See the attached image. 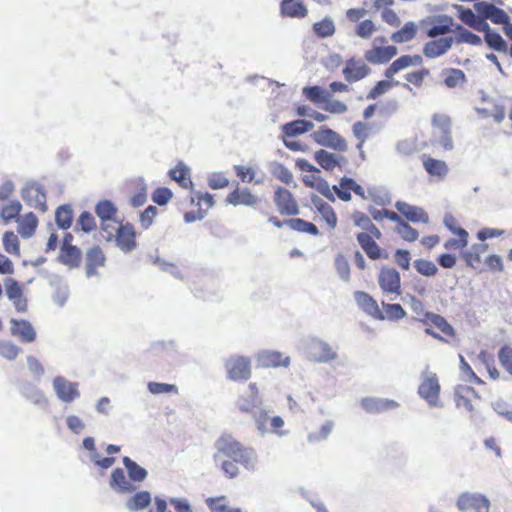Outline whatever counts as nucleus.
<instances>
[{
	"label": "nucleus",
	"mask_w": 512,
	"mask_h": 512,
	"mask_svg": "<svg viewBox=\"0 0 512 512\" xmlns=\"http://www.w3.org/2000/svg\"><path fill=\"white\" fill-rule=\"evenodd\" d=\"M151 501L152 497L150 492L140 491L135 493L130 499H128L125 505L129 511L135 512L147 508L150 505Z\"/></svg>",
	"instance_id": "obj_35"
},
{
	"label": "nucleus",
	"mask_w": 512,
	"mask_h": 512,
	"mask_svg": "<svg viewBox=\"0 0 512 512\" xmlns=\"http://www.w3.org/2000/svg\"><path fill=\"white\" fill-rule=\"evenodd\" d=\"M81 251L76 247L61 248L59 259L61 263L70 266L79 264Z\"/></svg>",
	"instance_id": "obj_48"
},
{
	"label": "nucleus",
	"mask_w": 512,
	"mask_h": 512,
	"mask_svg": "<svg viewBox=\"0 0 512 512\" xmlns=\"http://www.w3.org/2000/svg\"><path fill=\"white\" fill-rule=\"evenodd\" d=\"M208 186L213 189H223L229 185V180L221 172H213L208 175Z\"/></svg>",
	"instance_id": "obj_64"
},
{
	"label": "nucleus",
	"mask_w": 512,
	"mask_h": 512,
	"mask_svg": "<svg viewBox=\"0 0 512 512\" xmlns=\"http://www.w3.org/2000/svg\"><path fill=\"white\" fill-rule=\"evenodd\" d=\"M117 212L116 206L109 200H102L97 203L95 213L102 220L103 224H109Z\"/></svg>",
	"instance_id": "obj_43"
},
{
	"label": "nucleus",
	"mask_w": 512,
	"mask_h": 512,
	"mask_svg": "<svg viewBox=\"0 0 512 512\" xmlns=\"http://www.w3.org/2000/svg\"><path fill=\"white\" fill-rule=\"evenodd\" d=\"M456 10L458 12V18L465 25L470 28L480 32L481 30L487 29V22L484 21L483 16L481 14H475L470 8H465L463 6H456Z\"/></svg>",
	"instance_id": "obj_24"
},
{
	"label": "nucleus",
	"mask_w": 512,
	"mask_h": 512,
	"mask_svg": "<svg viewBox=\"0 0 512 512\" xmlns=\"http://www.w3.org/2000/svg\"><path fill=\"white\" fill-rule=\"evenodd\" d=\"M252 418L255 423V427L258 431V434L261 437H264L267 433H269V429L267 426L269 420V410L262 408V405L252 413Z\"/></svg>",
	"instance_id": "obj_44"
},
{
	"label": "nucleus",
	"mask_w": 512,
	"mask_h": 512,
	"mask_svg": "<svg viewBox=\"0 0 512 512\" xmlns=\"http://www.w3.org/2000/svg\"><path fill=\"white\" fill-rule=\"evenodd\" d=\"M455 31L457 32V42L459 43H468L470 45L475 46L480 45L482 43V40L478 35L465 29L461 25H457Z\"/></svg>",
	"instance_id": "obj_52"
},
{
	"label": "nucleus",
	"mask_w": 512,
	"mask_h": 512,
	"mask_svg": "<svg viewBox=\"0 0 512 512\" xmlns=\"http://www.w3.org/2000/svg\"><path fill=\"white\" fill-rule=\"evenodd\" d=\"M123 465L125 466L128 477L133 482H142L146 479L148 472L145 468L141 467L135 461L125 456L123 458Z\"/></svg>",
	"instance_id": "obj_37"
},
{
	"label": "nucleus",
	"mask_w": 512,
	"mask_h": 512,
	"mask_svg": "<svg viewBox=\"0 0 512 512\" xmlns=\"http://www.w3.org/2000/svg\"><path fill=\"white\" fill-rule=\"evenodd\" d=\"M474 7L476 12L481 14L486 22L489 19L494 24L504 26L505 24H508V21L510 20L508 14L504 10L496 7L494 4L477 2Z\"/></svg>",
	"instance_id": "obj_11"
},
{
	"label": "nucleus",
	"mask_w": 512,
	"mask_h": 512,
	"mask_svg": "<svg viewBox=\"0 0 512 512\" xmlns=\"http://www.w3.org/2000/svg\"><path fill=\"white\" fill-rule=\"evenodd\" d=\"M147 388L152 394H169L178 393V387L174 384L160 383V382H148Z\"/></svg>",
	"instance_id": "obj_57"
},
{
	"label": "nucleus",
	"mask_w": 512,
	"mask_h": 512,
	"mask_svg": "<svg viewBox=\"0 0 512 512\" xmlns=\"http://www.w3.org/2000/svg\"><path fill=\"white\" fill-rule=\"evenodd\" d=\"M313 139L320 145L339 151H345L346 141L335 130H315L312 134Z\"/></svg>",
	"instance_id": "obj_14"
},
{
	"label": "nucleus",
	"mask_w": 512,
	"mask_h": 512,
	"mask_svg": "<svg viewBox=\"0 0 512 512\" xmlns=\"http://www.w3.org/2000/svg\"><path fill=\"white\" fill-rule=\"evenodd\" d=\"M444 84L448 88H455L466 81L464 72L460 69L450 68L443 71Z\"/></svg>",
	"instance_id": "obj_46"
},
{
	"label": "nucleus",
	"mask_w": 512,
	"mask_h": 512,
	"mask_svg": "<svg viewBox=\"0 0 512 512\" xmlns=\"http://www.w3.org/2000/svg\"><path fill=\"white\" fill-rule=\"evenodd\" d=\"M369 198L377 205L383 206L391 203V196L384 187H372L368 189Z\"/></svg>",
	"instance_id": "obj_50"
},
{
	"label": "nucleus",
	"mask_w": 512,
	"mask_h": 512,
	"mask_svg": "<svg viewBox=\"0 0 512 512\" xmlns=\"http://www.w3.org/2000/svg\"><path fill=\"white\" fill-rule=\"evenodd\" d=\"M103 231H108L111 228L109 235L105 236L107 241H110L114 236L116 237L117 246L124 252H130L136 248L135 229L130 223L118 225L116 222L103 224Z\"/></svg>",
	"instance_id": "obj_5"
},
{
	"label": "nucleus",
	"mask_w": 512,
	"mask_h": 512,
	"mask_svg": "<svg viewBox=\"0 0 512 512\" xmlns=\"http://www.w3.org/2000/svg\"><path fill=\"white\" fill-rule=\"evenodd\" d=\"M460 512H490V499L480 492L465 491L458 495L455 503Z\"/></svg>",
	"instance_id": "obj_6"
},
{
	"label": "nucleus",
	"mask_w": 512,
	"mask_h": 512,
	"mask_svg": "<svg viewBox=\"0 0 512 512\" xmlns=\"http://www.w3.org/2000/svg\"><path fill=\"white\" fill-rule=\"evenodd\" d=\"M105 264V255L99 247H93L86 253V276L92 278L98 276L97 268Z\"/></svg>",
	"instance_id": "obj_27"
},
{
	"label": "nucleus",
	"mask_w": 512,
	"mask_h": 512,
	"mask_svg": "<svg viewBox=\"0 0 512 512\" xmlns=\"http://www.w3.org/2000/svg\"><path fill=\"white\" fill-rule=\"evenodd\" d=\"M311 201L331 228H335L337 217L333 208L317 195H312Z\"/></svg>",
	"instance_id": "obj_34"
},
{
	"label": "nucleus",
	"mask_w": 512,
	"mask_h": 512,
	"mask_svg": "<svg viewBox=\"0 0 512 512\" xmlns=\"http://www.w3.org/2000/svg\"><path fill=\"white\" fill-rule=\"evenodd\" d=\"M217 452L214 454V461L221 466L222 471L229 478H235L239 474L236 463L241 464L245 469L254 472L257 469L258 457L252 448L243 447L231 435H222L215 442Z\"/></svg>",
	"instance_id": "obj_1"
},
{
	"label": "nucleus",
	"mask_w": 512,
	"mask_h": 512,
	"mask_svg": "<svg viewBox=\"0 0 512 512\" xmlns=\"http://www.w3.org/2000/svg\"><path fill=\"white\" fill-rule=\"evenodd\" d=\"M378 283L384 292L400 294V274L396 269L382 268L378 276Z\"/></svg>",
	"instance_id": "obj_17"
},
{
	"label": "nucleus",
	"mask_w": 512,
	"mask_h": 512,
	"mask_svg": "<svg viewBox=\"0 0 512 512\" xmlns=\"http://www.w3.org/2000/svg\"><path fill=\"white\" fill-rule=\"evenodd\" d=\"M456 404L458 407H464L468 412H473L474 408L470 396H477L476 391L469 386H459L455 392Z\"/></svg>",
	"instance_id": "obj_40"
},
{
	"label": "nucleus",
	"mask_w": 512,
	"mask_h": 512,
	"mask_svg": "<svg viewBox=\"0 0 512 512\" xmlns=\"http://www.w3.org/2000/svg\"><path fill=\"white\" fill-rule=\"evenodd\" d=\"M427 318L435 327H437L444 334L449 336L454 335V328L447 322V320L444 317L434 313H427Z\"/></svg>",
	"instance_id": "obj_55"
},
{
	"label": "nucleus",
	"mask_w": 512,
	"mask_h": 512,
	"mask_svg": "<svg viewBox=\"0 0 512 512\" xmlns=\"http://www.w3.org/2000/svg\"><path fill=\"white\" fill-rule=\"evenodd\" d=\"M312 30L318 38H328L335 34L336 26L334 20L326 16L322 20L315 22L312 26Z\"/></svg>",
	"instance_id": "obj_36"
},
{
	"label": "nucleus",
	"mask_w": 512,
	"mask_h": 512,
	"mask_svg": "<svg viewBox=\"0 0 512 512\" xmlns=\"http://www.w3.org/2000/svg\"><path fill=\"white\" fill-rule=\"evenodd\" d=\"M275 204L282 215L295 216L299 214V208L291 192L279 187L275 191Z\"/></svg>",
	"instance_id": "obj_13"
},
{
	"label": "nucleus",
	"mask_w": 512,
	"mask_h": 512,
	"mask_svg": "<svg viewBox=\"0 0 512 512\" xmlns=\"http://www.w3.org/2000/svg\"><path fill=\"white\" fill-rule=\"evenodd\" d=\"M422 57L416 55H402L394 60L389 67L385 70V76L387 78L393 77L399 71L406 69L410 66H418L422 64Z\"/></svg>",
	"instance_id": "obj_26"
},
{
	"label": "nucleus",
	"mask_w": 512,
	"mask_h": 512,
	"mask_svg": "<svg viewBox=\"0 0 512 512\" xmlns=\"http://www.w3.org/2000/svg\"><path fill=\"white\" fill-rule=\"evenodd\" d=\"M423 166L429 175L437 177L438 179H444L449 171L444 161L431 157L423 159Z\"/></svg>",
	"instance_id": "obj_32"
},
{
	"label": "nucleus",
	"mask_w": 512,
	"mask_h": 512,
	"mask_svg": "<svg viewBox=\"0 0 512 512\" xmlns=\"http://www.w3.org/2000/svg\"><path fill=\"white\" fill-rule=\"evenodd\" d=\"M72 209L69 205H62L57 208L55 221L59 228L68 229L72 224Z\"/></svg>",
	"instance_id": "obj_47"
},
{
	"label": "nucleus",
	"mask_w": 512,
	"mask_h": 512,
	"mask_svg": "<svg viewBox=\"0 0 512 512\" xmlns=\"http://www.w3.org/2000/svg\"><path fill=\"white\" fill-rule=\"evenodd\" d=\"M285 224L294 231L308 233L311 235H318L319 233L316 225L300 218L289 219L285 222Z\"/></svg>",
	"instance_id": "obj_45"
},
{
	"label": "nucleus",
	"mask_w": 512,
	"mask_h": 512,
	"mask_svg": "<svg viewBox=\"0 0 512 512\" xmlns=\"http://www.w3.org/2000/svg\"><path fill=\"white\" fill-rule=\"evenodd\" d=\"M480 32L484 33V39L487 43V45L499 52H507L508 46L505 40L502 38V36L491 30L489 24L487 23V29L481 30Z\"/></svg>",
	"instance_id": "obj_38"
},
{
	"label": "nucleus",
	"mask_w": 512,
	"mask_h": 512,
	"mask_svg": "<svg viewBox=\"0 0 512 512\" xmlns=\"http://www.w3.org/2000/svg\"><path fill=\"white\" fill-rule=\"evenodd\" d=\"M382 306L384 309V319L400 320L406 316V312L400 304H387L383 302Z\"/></svg>",
	"instance_id": "obj_54"
},
{
	"label": "nucleus",
	"mask_w": 512,
	"mask_h": 512,
	"mask_svg": "<svg viewBox=\"0 0 512 512\" xmlns=\"http://www.w3.org/2000/svg\"><path fill=\"white\" fill-rule=\"evenodd\" d=\"M21 196L27 205L41 212L47 210L46 194L37 182H28L23 187Z\"/></svg>",
	"instance_id": "obj_9"
},
{
	"label": "nucleus",
	"mask_w": 512,
	"mask_h": 512,
	"mask_svg": "<svg viewBox=\"0 0 512 512\" xmlns=\"http://www.w3.org/2000/svg\"><path fill=\"white\" fill-rule=\"evenodd\" d=\"M299 349L310 361L316 363H329L338 359L336 348H333L328 342L317 337L303 339Z\"/></svg>",
	"instance_id": "obj_2"
},
{
	"label": "nucleus",
	"mask_w": 512,
	"mask_h": 512,
	"mask_svg": "<svg viewBox=\"0 0 512 512\" xmlns=\"http://www.w3.org/2000/svg\"><path fill=\"white\" fill-rule=\"evenodd\" d=\"M284 131H285V134L283 135L282 139H283L284 145L288 149H290L292 151H300V150L304 149L303 145L300 142L295 140V137L307 132L308 130H284Z\"/></svg>",
	"instance_id": "obj_51"
},
{
	"label": "nucleus",
	"mask_w": 512,
	"mask_h": 512,
	"mask_svg": "<svg viewBox=\"0 0 512 512\" xmlns=\"http://www.w3.org/2000/svg\"><path fill=\"white\" fill-rule=\"evenodd\" d=\"M417 33V26L414 22H407L404 26L392 33L391 40L394 43H405L411 41Z\"/></svg>",
	"instance_id": "obj_42"
},
{
	"label": "nucleus",
	"mask_w": 512,
	"mask_h": 512,
	"mask_svg": "<svg viewBox=\"0 0 512 512\" xmlns=\"http://www.w3.org/2000/svg\"><path fill=\"white\" fill-rule=\"evenodd\" d=\"M453 44V37H442L425 43L423 54L427 58H436L445 54Z\"/></svg>",
	"instance_id": "obj_25"
},
{
	"label": "nucleus",
	"mask_w": 512,
	"mask_h": 512,
	"mask_svg": "<svg viewBox=\"0 0 512 512\" xmlns=\"http://www.w3.org/2000/svg\"><path fill=\"white\" fill-rule=\"evenodd\" d=\"M498 359L501 366L512 376V347L504 345L498 351Z\"/></svg>",
	"instance_id": "obj_58"
},
{
	"label": "nucleus",
	"mask_w": 512,
	"mask_h": 512,
	"mask_svg": "<svg viewBox=\"0 0 512 512\" xmlns=\"http://www.w3.org/2000/svg\"><path fill=\"white\" fill-rule=\"evenodd\" d=\"M110 488L118 494H128L135 491L136 487L127 479L124 470L116 468L112 471L110 481Z\"/></svg>",
	"instance_id": "obj_23"
},
{
	"label": "nucleus",
	"mask_w": 512,
	"mask_h": 512,
	"mask_svg": "<svg viewBox=\"0 0 512 512\" xmlns=\"http://www.w3.org/2000/svg\"><path fill=\"white\" fill-rule=\"evenodd\" d=\"M257 365L260 367H288L290 365V357L283 356L282 353L274 350H262L256 355Z\"/></svg>",
	"instance_id": "obj_16"
},
{
	"label": "nucleus",
	"mask_w": 512,
	"mask_h": 512,
	"mask_svg": "<svg viewBox=\"0 0 512 512\" xmlns=\"http://www.w3.org/2000/svg\"><path fill=\"white\" fill-rule=\"evenodd\" d=\"M416 271L426 277L434 276L438 272V268L434 262L426 259H417L413 263Z\"/></svg>",
	"instance_id": "obj_53"
},
{
	"label": "nucleus",
	"mask_w": 512,
	"mask_h": 512,
	"mask_svg": "<svg viewBox=\"0 0 512 512\" xmlns=\"http://www.w3.org/2000/svg\"><path fill=\"white\" fill-rule=\"evenodd\" d=\"M398 53L395 46L372 47L364 53V58L371 64H384L389 62Z\"/></svg>",
	"instance_id": "obj_19"
},
{
	"label": "nucleus",
	"mask_w": 512,
	"mask_h": 512,
	"mask_svg": "<svg viewBox=\"0 0 512 512\" xmlns=\"http://www.w3.org/2000/svg\"><path fill=\"white\" fill-rule=\"evenodd\" d=\"M433 144L445 150H451L453 148V139L450 130H438L434 135Z\"/></svg>",
	"instance_id": "obj_59"
},
{
	"label": "nucleus",
	"mask_w": 512,
	"mask_h": 512,
	"mask_svg": "<svg viewBox=\"0 0 512 512\" xmlns=\"http://www.w3.org/2000/svg\"><path fill=\"white\" fill-rule=\"evenodd\" d=\"M226 201L234 206H254L258 203V197L252 194L247 188L235 189L228 196Z\"/></svg>",
	"instance_id": "obj_29"
},
{
	"label": "nucleus",
	"mask_w": 512,
	"mask_h": 512,
	"mask_svg": "<svg viewBox=\"0 0 512 512\" xmlns=\"http://www.w3.org/2000/svg\"><path fill=\"white\" fill-rule=\"evenodd\" d=\"M225 369L231 380H248L251 376V361L244 356H231L225 361Z\"/></svg>",
	"instance_id": "obj_8"
},
{
	"label": "nucleus",
	"mask_w": 512,
	"mask_h": 512,
	"mask_svg": "<svg viewBox=\"0 0 512 512\" xmlns=\"http://www.w3.org/2000/svg\"><path fill=\"white\" fill-rule=\"evenodd\" d=\"M315 160L325 170H333L338 165L336 156L323 149L315 153Z\"/></svg>",
	"instance_id": "obj_49"
},
{
	"label": "nucleus",
	"mask_w": 512,
	"mask_h": 512,
	"mask_svg": "<svg viewBox=\"0 0 512 512\" xmlns=\"http://www.w3.org/2000/svg\"><path fill=\"white\" fill-rule=\"evenodd\" d=\"M10 323V331L13 336L18 337L19 340L25 343H31L35 340L36 331L29 321L12 318Z\"/></svg>",
	"instance_id": "obj_21"
},
{
	"label": "nucleus",
	"mask_w": 512,
	"mask_h": 512,
	"mask_svg": "<svg viewBox=\"0 0 512 512\" xmlns=\"http://www.w3.org/2000/svg\"><path fill=\"white\" fill-rule=\"evenodd\" d=\"M334 427V423L330 420L326 421L318 432H313L308 435V441L311 443L320 442L328 438L332 429Z\"/></svg>",
	"instance_id": "obj_61"
},
{
	"label": "nucleus",
	"mask_w": 512,
	"mask_h": 512,
	"mask_svg": "<svg viewBox=\"0 0 512 512\" xmlns=\"http://www.w3.org/2000/svg\"><path fill=\"white\" fill-rule=\"evenodd\" d=\"M486 249V244H473L468 250L462 253V256L468 266L475 268L476 265H478L481 262L480 257L483 253H485Z\"/></svg>",
	"instance_id": "obj_41"
},
{
	"label": "nucleus",
	"mask_w": 512,
	"mask_h": 512,
	"mask_svg": "<svg viewBox=\"0 0 512 512\" xmlns=\"http://www.w3.org/2000/svg\"><path fill=\"white\" fill-rule=\"evenodd\" d=\"M395 208L410 222H429L428 214L421 207L410 205L404 201H397L395 203Z\"/></svg>",
	"instance_id": "obj_22"
},
{
	"label": "nucleus",
	"mask_w": 512,
	"mask_h": 512,
	"mask_svg": "<svg viewBox=\"0 0 512 512\" xmlns=\"http://www.w3.org/2000/svg\"><path fill=\"white\" fill-rule=\"evenodd\" d=\"M396 150L399 154L403 156H410L416 153L419 148L415 139H406L397 142Z\"/></svg>",
	"instance_id": "obj_62"
},
{
	"label": "nucleus",
	"mask_w": 512,
	"mask_h": 512,
	"mask_svg": "<svg viewBox=\"0 0 512 512\" xmlns=\"http://www.w3.org/2000/svg\"><path fill=\"white\" fill-rule=\"evenodd\" d=\"M302 93L307 100L321 105L329 113L341 114L347 111L345 103L331 98V93L318 85L306 86L302 89Z\"/></svg>",
	"instance_id": "obj_4"
},
{
	"label": "nucleus",
	"mask_w": 512,
	"mask_h": 512,
	"mask_svg": "<svg viewBox=\"0 0 512 512\" xmlns=\"http://www.w3.org/2000/svg\"><path fill=\"white\" fill-rule=\"evenodd\" d=\"M370 67L362 59L350 58L342 70L345 80L349 83L357 82L368 76Z\"/></svg>",
	"instance_id": "obj_10"
},
{
	"label": "nucleus",
	"mask_w": 512,
	"mask_h": 512,
	"mask_svg": "<svg viewBox=\"0 0 512 512\" xmlns=\"http://www.w3.org/2000/svg\"><path fill=\"white\" fill-rule=\"evenodd\" d=\"M21 394L38 407L46 408L48 406V399L44 393L31 383H27L22 386Z\"/></svg>",
	"instance_id": "obj_31"
},
{
	"label": "nucleus",
	"mask_w": 512,
	"mask_h": 512,
	"mask_svg": "<svg viewBox=\"0 0 512 512\" xmlns=\"http://www.w3.org/2000/svg\"><path fill=\"white\" fill-rule=\"evenodd\" d=\"M280 12L285 17L304 18L308 14V9L303 0H282Z\"/></svg>",
	"instance_id": "obj_28"
},
{
	"label": "nucleus",
	"mask_w": 512,
	"mask_h": 512,
	"mask_svg": "<svg viewBox=\"0 0 512 512\" xmlns=\"http://www.w3.org/2000/svg\"><path fill=\"white\" fill-rule=\"evenodd\" d=\"M427 29L426 35L430 38H435L440 35H446L453 31V19L447 15L429 18L426 22Z\"/></svg>",
	"instance_id": "obj_15"
},
{
	"label": "nucleus",
	"mask_w": 512,
	"mask_h": 512,
	"mask_svg": "<svg viewBox=\"0 0 512 512\" xmlns=\"http://www.w3.org/2000/svg\"><path fill=\"white\" fill-rule=\"evenodd\" d=\"M361 407L367 413H383L399 407V403L388 398L365 397L360 402Z\"/></svg>",
	"instance_id": "obj_18"
},
{
	"label": "nucleus",
	"mask_w": 512,
	"mask_h": 512,
	"mask_svg": "<svg viewBox=\"0 0 512 512\" xmlns=\"http://www.w3.org/2000/svg\"><path fill=\"white\" fill-rule=\"evenodd\" d=\"M354 299L358 307L365 313L377 320H384L383 312L380 311L377 302L364 291H356L354 293Z\"/></svg>",
	"instance_id": "obj_20"
},
{
	"label": "nucleus",
	"mask_w": 512,
	"mask_h": 512,
	"mask_svg": "<svg viewBox=\"0 0 512 512\" xmlns=\"http://www.w3.org/2000/svg\"><path fill=\"white\" fill-rule=\"evenodd\" d=\"M376 30L377 27L375 23L370 19L360 21L355 27L356 35L362 39H369Z\"/></svg>",
	"instance_id": "obj_56"
},
{
	"label": "nucleus",
	"mask_w": 512,
	"mask_h": 512,
	"mask_svg": "<svg viewBox=\"0 0 512 512\" xmlns=\"http://www.w3.org/2000/svg\"><path fill=\"white\" fill-rule=\"evenodd\" d=\"M52 387L61 402L72 403L80 397L79 383L69 381L63 376H56Z\"/></svg>",
	"instance_id": "obj_7"
},
{
	"label": "nucleus",
	"mask_w": 512,
	"mask_h": 512,
	"mask_svg": "<svg viewBox=\"0 0 512 512\" xmlns=\"http://www.w3.org/2000/svg\"><path fill=\"white\" fill-rule=\"evenodd\" d=\"M190 169L183 162H179L174 168L169 170V176L176 181L182 188L192 187L193 183L189 177Z\"/></svg>",
	"instance_id": "obj_33"
},
{
	"label": "nucleus",
	"mask_w": 512,
	"mask_h": 512,
	"mask_svg": "<svg viewBox=\"0 0 512 512\" xmlns=\"http://www.w3.org/2000/svg\"><path fill=\"white\" fill-rule=\"evenodd\" d=\"M357 241L369 258L376 260L383 257L381 248L368 233L357 234Z\"/></svg>",
	"instance_id": "obj_30"
},
{
	"label": "nucleus",
	"mask_w": 512,
	"mask_h": 512,
	"mask_svg": "<svg viewBox=\"0 0 512 512\" xmlns=\"http://www.w3.org/2000/svg\"><path fill=\"white\" fill-rule=\"evenodd\" d=\"M441 386L436 373L425 369L420 375V384L417 393L431 408H441L443 403L440 400Z\"/></svg>",
	"instance_id": "obj_3"
},
{
	"label": "nucleus",
	"mask_w": 512,
	"mask_h": 512,
	"mask_svg": "<svg viewBox=\"0 0 512 512\" xmlns=\"http://www.w3.org/2000/svg\"><path fill=\"white\" fill-rule=\"evenodd\" d=\"M335 267L340 279L345 282L350 280V265L342 254L336 256Z\"/></svg>",
	"instance_id": "obj_60"
},
{
	"label": "nucleus",
	"mask_w": 512,
	"mask_h": 512,
	"mask_svg": "<svg viewBox=\"0 0 512 512\" xmlns=\"http://www.w3.org/2000/svg\"><path fill=\"white\" fill-rule=\"evenodd\" d=\"M37 224L38 220L36 216L30 212L22 219L18 220L17 232L21 235L22 238H30L35 233Z\"/></svg>",
	"instance_id": "obj_39"
},
{
	"label": "nucleus",
	"mask_w": 512,
	"mask_h": 512,
	"mask_svg": "<svg viewBox=\"0 0 512 512\" xmlns=\"http://www.w3.org/2000/svg\"><path fill=\"white\" fill-rule=\"evenodd\" d=\"M21 349L10 341L0 340V355L7 360H14Z\"/></svg>",
	"instance_id": "obj_63"
},
{
	"label": "nucleus",
	"mask_w": 512,
	"mask_h": 512,
	"mask_svg": "<svg viewBox=\"0 0 512 512\" xmlns=\"http://www.w3.org/2000/svg\"><path fill=\"white\" fill-rule=\"evenodd\" d=\"M262 405V398L258 393L256 384L251 383L248 386V391L241 394L237 401L236 407L244 413H253Z\"/></svg>",
	"instance_id": "obj_12"
}]
</instances>
